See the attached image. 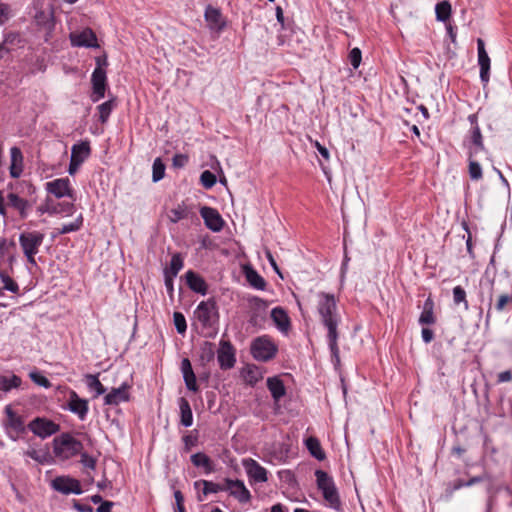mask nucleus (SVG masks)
<instances>
[{"instance_id":"f257e3e1","label":"nucleus","mask_w":512,"mask_h":512,"mask_svg":"<svg viewBox=\"0 0 512 512\" xmlns=\"http://www.w3.org/2000/svg\"><path fill=\"white\" fill-rule=\"evenodd\" d=\"M317 312L320 321L327 329L328 345L333 359L338 363L339 347H338V325L340 323V315L338 313L337 300L334 294L319 292L317 293Z\"/></svg>"},{"instance_id":"f03ea898","label":"nucleus","mask_w":512,"mask_h":512,"mask_svg":"<svg viewBox=\"0 0 512 512\" xmlns=\"http://www.w3.org/2000/svg\"><path fill=\"white\" fill-rule=\"evenodd\" d=\"M83 450V444L69 433H62L53 439V452L56 458L68 460Z\"/></svg>"},{"instance_id":"7ed1b4c3","label":"nucleus","mask_w":512,"mask_h":512,"mask_svg":"<svg viewBox=\"0 0 512 512\" xmlns=\"http://www.w3.org/2000/svg\"><path fill=\"white\" fill-rule=\"evenodd\" d=\"M315 476L317 487L322 492L327 505L332 509L339 511L341 509V501L333 478L323 470H316Z\"/></svg>"},{"instance_id":"20e7f679","label":"nucleus","mask_w":512,"mask_h":512,"mask_svg":"<svg viewBox=\"0 0 512 512\" xmlns=\"http://www.w3.org/2000/svg\"><path fill=\"white\" fill-rule=\"evenodd\" d=\"M194 318L201 325L202 329L216 330L219 322V312L216 301L209 298L198 304L194 310Z\"/></svg>"},{"instance_id":"39448f33","label":"nucleus","mask_w":512,"mask_h":512,"mask_svg":"<svg viewBox=\"0 0 512 512\" xmlns=\"http://www.w3.org/2000/svg\"><path fill=\"white\" fill-rule=\"evenodd\" d=\"M468 119L471 123V128L463 140V146L467 149L468 156L477 157L480 152L486 151L483 135L477 123L476 116L470 115Z\"/></svg>"},{"instance_id":"423d86ee","label":"nucleus","mask_w":512,"mask_h":512,"mask_svg":"<svg viewBox=\"0 0 512 512\" xmlns=\"http://www.w3.org/2000/svg\"><path fill=\"white\" fill-rule=\"evenodd\" d=\"M250 351L255 360L267 362L275 357L278 347L269 336L263 335L252 341Z\"/></svg>"},{"instance_id":"0eeeda50","label":"nucleus","mask_w":512,"mask_h":512,"mask_svg":"<svg viewBox=\"0 0 512 512\" xmlns=\"http://www.w3.org/2000/svg\"><path fill=\"white\" fill-rule=\"evenodd\" d=\"M44 240V234L38 231L21 233L19 243L28 262L36 265L35 255L39 252V247Z\"/></svg>"},{"instance_id":"6e6552de","label":"nucleus","mask_w":512,"mask_h":512,"mask_svg":"<svg viewBox=\"0 0 512 512\" xmlns=\"http://www.w3.org/2000/svg\"><path fill=\"white\" fill-rule=\"evenodd\" d=\"M28 429L36 436L45 439L57 433L60 426L50 419L37 417L28 424Z\"/></svg>"},{"instance_id":"1a4fd4ad","label":"nucleus","mask_w":512,"mask_h":512,"mask_svg":"<svg viewBox=\"0 0 512 512\" xmlns=\"http://www.w3.org/2000/svg\"><path fill=\"white\" fill-rule=\"evenodd\" d=\"M92 94L90 96L92 102H98L105 96L107 86L106 71L98 65L91 76Z\"/></svg>"},{"instance_id":"9d476101","label":"nucleus","mask_w":512,"mask_h":512,"mask_svg":"<svg viewBox=\"0 0 512 512\" xmlns=\"http://www.w3.org/2000/svg\"><path fill=\"white\" fill-rule=\"evenodd\" d=\"M51 486L54 490L68 495V494H76L79 495L82 493L80 482L77 479L68 477V476H59L56 477Z\"/></svg>"},{"instance_id":"9b49d317","label":"nucleus","mask_w":512,"mask_h":512,"mask_svg":"<svg viewBox=\"0 0 512 512\" xmlns=\"http://www.w3.org/2000/svg\"><path fill=\"white\" fill-rule=\"evenodd\" d=\"M65 408L83 421L89 411L88 400L80 398L76 391L69 390V399Z\"/></svg>"},{"instance_id":"f8f14e48","label":"nucleus","mask_w":512,"mask_h":512,"mask_svg":"<svg viewBox=\"0 0 512 512\" xmlns=\"http://www.w3.org/2000/svg\"><path fill=\"white\" fill-rule=\"evenodd\" d=\"M46 191L56 198L69 197L73 199V189L68 178H58L45 184Z\"/></svg>"},{"instance_id":"ddd939ff","label":"nucleus","mask_w":512,"mask_h":512,"mask_svg":"<svg viewBox=\"0 0 512 512\" xmlns=\"http://www.w3.org/2000/svg\"><path fill=\"white\" fill-rule=\"evenodd\" d=\"M217 359L220 368L223 370L231 369L236 362L235 350L229 341L221 340L217 353Z\"/></svg>"},{"instance_id":"4468645a","label":"nucleus","mask_w":512,"mask_h":512,"mask_svg":"<svg viewBox=\"0 0 512 512\" xmlns=\"http://www.w3.org/2000/svg\"><path fill=\"white\" fill-rule=\"evenodd\" d=\"M242 465L251 481L263 483L268 480L267 470L252 458L243 459Z\"/></svg>"},{"instance_id":"2eb2a0df","label":"nucleus","mask_w":512,"mask_h":512,"mask_svg":"<svg viewBox=\"0 0 512 512\" xmlns=\"http://www.w3.org/2000/svg\"><path fill=\"white\" fill-rule=\"evenodd\" d=\"M200 215L208 229L212 230L213 232H219L222 230L224 226V220L216 209L204 206L200 209Z\"/></svg>"},{"instance_id":"dca6fc26","label":"nucleus","mask_w":512,"mask_h":512,"mask_svg":"<svg viewBox=\"0 0 512 512\" xmlns=\"http://www.w3.org/2000/svg\"><path fill=\"white\" fill-rule=\"evenodd\" d=\"M225 491H228L231 496L237 499L240 503H247L251 499L250 491L246 488L241 480H225Z\"/></svg>"},{"instance_id":"f3484780","label":"nucleus","mask_w":512,"mask_h":512,"mask_svg":"<svg viewBox=\"0 0 512 512\" xmlns=\"http://www.w3.org/2000/svg\"><path fill=\"white\" fill-rule=\"evenodd\" d=\"M71 44L75 47H98L97 37L91 29H84L81 32H73L70 34Z\"/></svg>"},{"instance_id":"a211bd4d","label":"nucleus","mask_w":512,"mask_h":512,"mask_svg":"<svg viewBox=\"0 0 512 512\" xmlns=\"http://www.w3.org/2000/svg\"><path fill=\"white\" fill-rule=\"evenodd\" d=\"M130 385L124 382L120 387L113 388L104 396V404L116 406L130 400Z\"/></svg>"},{"instance_id":"6ab92c4d","label":"nucleus","mask_w":512,"mask_h":512,"mask_svg":"<svg viewBox=\"0 0 512 512\" xmlns=\"http://www.w3.org/2000/svg\"><path fill=\"white\" fill-rule=\"evenodd\" d=\"M477 51H478V65L480 67V79L486 84L490 78V58L485 49L484 41L479 38L477 39Z\"/></svg>"},{"instance_id":"aec40b11","label":"nucleus","mask_w":512,"mask_h":512,"mask_svg":"<svg viewBox=\"0 0 512 512\" xmlns=\"http://www.w3.org/2000/svg\"><path fill=\"white\" fill-rule=\"evenodd\" d=\"M204 18L211 31L219 33L226 26V21L223 18L221 11L211 5L206 7Z\"/></svg>"},{"instance_id":"412c9836","label":"nucleus","mask_w":512,"mask_h":512,"mask_svg":"<svg viewBox=\"0 0 512 512\" xmlns=\"http://www.w3.org/2000/svg\"><path fill=\"white\" fill-rule=\"evenodd\" d=\"M249 308H250V323L257 324L260 320L265 317L266 310L268 308V303L259 298V297H251L248 300Z\"/></svg>"},{"instance_id":"4be33fe9","label":"nucleus","mask_w":512,"mask_h":512,"mask_svg":"<svg viewBox=\"0 0 512 512\" xmlns=\"http://www.w3.org/2000/svg\"><path fill=\"white\" fill-rule=\"evenodd\" d=\"M271 318L280 332L284 334H287L289 332L291 322L287 312L283 308H273L271 311Z\"/></svg>"},{"instance_id":"5701e85b","label":"nucleus","mask_w":512,"mask_h":512,"mask_svg":"<svg viewBox=\"0 0 512 512\" xmlns=\"http://www.w3.org/2000/svg\"><path fill=\"white\" fill-rule=\"evenodd\" d=\"M181 372L187 389L193 392H197L199 387L197 385L196 376L192 369L191 362L188 358L182 359Z\"/></svg>"},{"instance_id":"b1692460","label":"nucleus","mask_w":512,"mask_h":512,"mask_svg":"<svg viewBox=\"0 0 512 512\" xmlns=\"http://www.w3.org/2000/svg\"><path fill=\"white\" fill-rule=\"evenodd\" d=\"M186 282L188 287L201 295H205L207 293V284L203 277L199 274L195 273L192 270H189L185 274Z\"/></svg>"},{"instance_id":"393cba45","label":"nucleus","mask_w":512,"mask_h":512,"mask_svg":"<svg viewBox=\"0 0 512 512\" xmlns=\"http://www.w3.org/2000/svg\"><path fill=\"white\" fill-rule=\"evenodd\" d=\"M7 414V429L9 433L14 432L16 435L23 433L25 430L24 421L21 416L17 415L11 407L7 406L6 409Z\"/></svg>"},{"instance_id":"a878e982","label":"nucleus","mask_w":512,"mask_h":512,"mask_svg":"<svg viewBox=\"0 0 512 512\" xmlns=\"http://www.w3.org/2000/svg\"><path fill=\"white\" fill-rule=\"evenodd\" d=\"M10 175L12 178L20 177L23 171V155L18 147L10 149Z\"/></svg>"},{"instance_id":"bb28decb","label":"nucleus","mask_w":512,"mask_h":512,"mask_svg":"<svg viewBox=\"0 0 512 512\" xmlns=\"http://www.w3.org/2000/svg\"><path fill=\"white\" fill-rule=\"evenodd\" d=\"M91 148L88 141H82L76 143L71 148V157L70 159L83 164L84 161L90 156Z\"/></svg>"},{"instance_id":"cd10ccee","label":"nucleus","mask_w":512,"mask_h":512,"mask_svg":"<svg viewBox=\"0 0 512 512\" xmlns=\"http://www.w3.org/2000/svg\"><path fill=\"white\" fill-rule=\"evenodd\" d=\"M267 388L275 402H278L286 394L285 385L277 376L269 377L267 379Z\"/></svg>"},{"instance_id":"c85d7f7f","label":"nucleus","mask_w":512,"mask_h":512,"mask_svg":"<svg viewBox=\"0 0 512 512\" xmlns=\"http://www.w3.org/2000/svg\"><path fill=\"white\" fill-rule=\"evenodd\" d=\"M7 199L8 204L19 212L21 218L27 217L28 209L31 205L26 199L19 197L15 193H9Z\"/></svg>"},{"instance_id":"c756f323","label":"nucleus","mask_w":512,"mask_h":512,"mask_svg":"<svg viewBox=\"0 0 512 512\" xmlns=\"http://www.w3.org/2000/svg\"><path fill=\"white\" fill-rule=\"evenodd\" d=\"M436 322L434 315V302L431 297H428L424 304L423 310L419 317V323L422 325H432Z\"/></svg>"},{"instance_id":"7c9ffc66","label":"nucleus","mask_w":512,"mask_h":512,"mask_svg":"<svg viewBox=\"0 0 512 512\" xmlns=\"http://www.w3.org/2000/svg\"><path fill=\"white\" fill-rule=\"evenodd\" d=\"M179 409H180V422L184 427H190L193 424V414L190 407V404L187 399L180 398L179 399Z\"/></svg>"},{"instance_id":"2f4dec72","label":"nucleus","mask_w":512,"mask_h":512,"mask_svg":"<svg viewBox=\"0 0 512 512\" xmlns=\"http://www.w3.org/2000/svg\"><path fill=\"white\" fill-rule=\"evenodd\" d=\"M245 277L250 286L257 290H265L266 281L265 279L253 268L245 269Z\"/></svg>"},{"instance_id":"473e14b6","label":"nucleus","mask_w":512,"mask_h":512,"mask_svg":"<svg viewBox=\"0 0 512 512\" xmlns=\"http://www.w3.org/2000/svg\"><path fill=\"white\" fill-rule=\"evenodd\" d=\"M305 444L306 448L314 458L320 461L325 459V453L316 437L307 438Z\"/></svg>"},{"instance_id":"72a5a7b5","label":"nucleus","mask_w":512,"mask_h":512,"mask_svg":"<svg viewBox=\"0 0 512 512\" xmlns=\"http://www.w3.org/2000/svg\"><path fill=\"white\" fill-rule=\"evenodd\" d=\"M22 384V379L17 375L10 377L0 375V390L9 392L12 389L19 388Z\"/></svg>"},{"instance_id":"f704fd0d","label":"nucleus","mask_w":512,"mask_h":512,"mask_svg":"<svg viewBox=\"0 0 512 512\" xmlns=\"http://www.w3.org/2000/svg\"><path fill=\"white\" fill-rule=\"evenodd\" d=\"M115 106H116L115 100L110 99L108 101L103 102L102 104H100L97 107L98 114H99V121L102 124H105L108 121L110 114L113 111V109L115 108Z\"/></svg>"},{"instance_id":"c9c22d12","label":"nucleus","mask_w":512,"mask_h":512,"mask_svg":"<svg viewBox=\"0 0 512 512\" xmlns=\"http://www.w3.org/2000/svg\"><path fill=\"white\" fill-rule=\"evenodd\" d=\"M87 387L95 392V397H98L106 392V388L99 381L97 375L87 374L85 376Z\"/></svg>"},{"instance_id":"e433bc0d","label":"nucleus","mask_w":512,"mask_h":512,"mask_svg":"<svg viewBox=\"0 0 512 512\" xmlns=\"http://www.w3.org/2000/svg\"><path fill=\"white\" fill-rule=\"evenodd\" d=\"M183 268V259L180 254H174L171 258L170 265L164 270V275L176 277Z\"/></svg>"},{"instance_id":"4c0bfd02","label":"nucleus","mask_w":512,"mask_h":512,"mask_svg":"<svg viewBox=\"0 0 512 512\" xmlns=\"http://www.w3.org/2000/svg\"><path fill=\"white\" fill-rule=\"evenodd\" d=\"M188 217V208L184 203L178 204L177 207L171 209L168 218L172 223H177Z\"/></svg>"},{"instance_id":"58836bf2","label":"nucleus","mask_w":512,"mask_h":512,"mask_svg":"<svg viewBox=\"0 0 512 512\" xmlns=\"http://www.w3.org/2000/svg\"><path fill=\"white\" fill-rule=\"evenodd\" d=\"M191 462L196 467H203L207 473L212 471L210 458L204 453H195L191 456Z\"/></svg>"},{"instance_id":"ea45409f","label":"nucleus","mask_w":512,"mask_h":512,"mask_svg":"<svg viewBox=\"0 0 512 512\" xmlns=\"http://www.w3.org/2000/svg\"><path fill=\"white\" fill-rule=\"evenodd\" d=\"M468 173L473 181L481 180L483 177L482 167L476 160V157L468 156Z\"/></svg>"},{"instance_id":"a19ab883","label":"nucleus","mask_w":512,"mask_h":512,"mask_svg":"<svg viewBox=\"0 0 512 512\" xmlns=\"http://www.w3.org/2000/svg\"><path fill=\"white\" fill-rule=\"evenodd\" d=\"M435 12L437 20L445 22L451 15V4L448 1L439 2L436 4Z\"/></svg>"},{"instance_id":"79ce46f5","label":"nucleus","mask_w":512,"mask_h":512,"mask_svg":"<svg viewBox=\"0 0 512 512\" xmlns=\"http://www.w3.org/2000/svg\"><path fill=\"white\" fill-rule=\"evenodd\" d=\"M199 485H203L202 493L204 496L211 494V493H218L219 491H225V486H221L212 481L200 480V481L195 482L196 487H198Z\"/></svg>"},{"instance_id":"37998d69","label":"nucleus","mask_w":512,"mask_h":512,"mask_svg":"<svg viewBox=\"0 0 512 512\" xmlns=\"http://www.w3.org/2000/svg\"><path fill=\"white\" fill-rule=\"evenodd\" d=\"M165 164L161 160V158H156L152 165V180L153 182H158L163 179L165 175Z\"/></svg>"},{"instance_id":"c03bdc74","label":"nucleus","mask_w":512,"mask_h":512,"mask_svg":"<svg viewBox=\"0 0 512 512\" xmlns=\"http://www.w3.org/2000/svg\"><path fill=\"white\" fill-rule=\"evenodd\" d=\"M0 279L3 283V289L12 293H17L19 291L18 284L5 271H0Z\"/></svg>"},{"instance_id":"a18cd8bd","label":"nucleus","mask_w":512,"mask_h":512,"mask_svg":"<svg viewBox=\"0 0 512 512\" xmlns=\"http://www.w3.org/2000/svg\"><path fill=\"white\" fill-rule=\"evenodd\" d=\"M83 224V217L82 215H79L73 222L63 224L62 227L59 229L58 234H67L71 232L78 231Z\"/></svg>"},{"instance_id":"49530a36","label":"nucleus","mask_w":512,"mask_h":512,"mask_svg":"<svg viewBox=\"0 0 512 512\" xmlns=\"http://www.w3.org/2000/svg\"><path fill=\"white\" fill-rule=\"evenodd\" d=\"M215 349L211 342H204L200 348V357L202 361H211L214 359Z\"/></svg>"},{"instance_id":"de8ad7c7","label":"nucleus","mask_w":512,"mask_h":512,"mask_svg":"<svg viewBox=\"0 0 512 512\" xmlns=\"http://www.w3.org/2000/svg\"><path fill=\"white\" fill-rule=\"evenodd\" d=\"M453 301L456 305L463 303L466 310L469 308V304L466 299V292L461 286L453 288Z\"/></svg>"},{"instance_id":"09e8293b","label":"nucleus","mask_w":512,"mask_h":512,"mask_svg":"<svg viewBox=\"0 0 512 512\" xmlns=\"http://www.w3.org/2000/svg\"><path fill=\"white\" fill-rule=\"evenodd\" d=\"M510 304H512V295L504 293L498 296L495 309L497 312H503Z\"/></svg>"},{"instance_id":"8fccbe9b","label":"nucleus","mask_w":512,"mask_h":512,"mask_svg":"<svg viewBox=\"0 0 512 512\" xmlns=\"http://www.w3.org/2000/svg\"><path fill=\"white\" fill-rule=\"evenodd\" d=\"M173 321L175 328L179 334H184L187 330L186 319L181 312H174Z\"/></svg>"},{"instance_id":"3c124183","label":"nucleus","mask_w":512,"mask_h":512,"mask_svg":"<svg viewBox=\"0 0 512 512\" xmlns=\"http://www.w3.org/2000/svg\"><path fill=\"white\" fill-rule=\"evenodd\" d=\"M30 379L37 385L44 387V388H50L51 382L40 372L38 371H32L29 373Z\"/></svg>"},{"instance_id":"603ef678","label":"nucleus","mask_w":512,"mask_h":512,"mask_svg":"<svg viewBox=\"0 0 512 512\" xmlns=\"http://www.w3.org/2000/svg\"><path fill=\"white\" fill-rule=\"evenodd\" d=\"M200 182L206 189H210L216 184V176L211 171L205 170L200 176Z\"/></svg>"},{"instance_id":"864d4df0","label":"nucleus","mask_w":512,"mask_h":512,"mask_svg":"<svg viewBox=\"0 0 512 512\" xmlns=\"http://www.w3.org/2000/svg\"><path fill=\"white\" fill-rule=\"evenodd\" d=\"M348 58L352 67L357 69L360 66L362 60L361 50L357 47L353 48L350 51Z\"/></svg>"},{"instance_id":"5fc2aeb1","label":"nucleus","mask_w":512,"mask_h":512,"mask_svg":"<svg viewBox=\"0 0 512 512\" xmlns=\"http://www.w3.org/2000/svg\"><path fill=\"white\" fill-rule=\"evenodd\" d=\"M12 16L11 7L3 2H0V26L4 25Z\"/></svg>"},{"instance_id":"6e6d98bb","label":"nucleus","mask_w":512,"mask_h":512,"mask_svg":"<svg viewBox=\"0 0 512 512\" xmlns=\"http://www.w3.org/2000/svg\"><path fill=\"white\" fill-rule=\"evenodd\" d=\"M188 156L185 154H175L172 159V164L175 168H182L188 163Z\"/></svg>"},{"instance_id":"4d7b16f0","label":"nucleus","mask_w":512,"mask_h":512,"mask_svg":"<svg viewBox=\"0 0 512 512\" xmlns=\"http://www.w3.org/2000/svg\"><path fill=\"white\" fill-rule=\"evenodd\" d=\"M81 454V463L84 467L89 469H95L96 466V460L92 456L88 455L87 453H80Z\"/></svg>"},{"instance_id":"13d9d810","label":"nucleus","mask_w":512,"mask_h":512,"mask_svg":"<svg viewBox=\"0 0 512 512\" xmlns=\"http://www.w3.org/2000/svg\"><path fill=\"white\" fill-rule=\"evenodd\" d=\"M245 377V380L253 385L255 383L258 382L259 380V376H258V373L256 370L252 369V368H248L247 371H246V374L244 375Z\"/></svg>"},{"instance_id":"bf43d9fd","label":"nucleus","mask_w":512,"mask_h":512,"mask_svg":"<svg viewBox=\"0 0 512 512\" xmlns=\"http://www.w3.org/2000/svg\"><path fill=\"white\" fill-rule=\"evenodd\" d=\"M265 255H266V258L267 260L269 261L271 267L273 268V270L281 277L283 278L281 272H280V269L276 263V260L274 259L272 253L269 251V250H266L265 251Z\"/></svg>"},{"instance_id":"052dcab7","label":"nucleus","mask_w":512,"mask_h":512,"mask_svg":"<svg viewBox=\"0 0 512 512\" xmlns=\"http://www.w3.org/2000/svg\"><path fill=\"white\" fill-rule=\"evenodd\" d=\"M512 381V372L510 370H506L503 372H500L498 374V383H505V382H511Z\"/></svg>"},{"instance_id":"680f3d73","label":"nucleus","mask_w":512,"mask_h":512,"mask_svg":"<svg viewBox=\"0 0 512 512\" xmlns=\"http://www.w3.org/2000/svg\"><path fill=\"white\" fill-rule=\"evenodd\" d=\"M422 339L425 343H430L434 338V333L429 328H423L421 331Z\"/></svg>"},{"instance_id":"e2e57ef3","label":"nucleus","mask_w":512,"mask_h":512,"mask_svg":"<svg viewBox=\"0 0 512 512\" xmlns=\"http://www.w3.org/2000/svg\"><path fill=\"white\" fill-rule=\"evenodd\" d=\"M314 146L324 159L329 160L330 154L326 147L322 146L318 141H315Z\"/></svg>"},{"instance_id":"0e129e2a","label":"nucleus","mask_w":512,"mask_h":512,"mask_svg":"<svg viewBox=\"0 0 512 512\" xmlns=\"http://www.w3.org/2000/svg\"><path fill=\"white\" fill-rule=\"evenodd\" d=\"M73 507H74L78 512H93V508H92L90 505L81 504V503H79V502H78V501H76V500H74Z\"/></svg>"},{"instance_id":"69168bd1","label":"nucleus","mask_w":512,"mask_h":512,"mask_svg":"<svg viewBox=\"0 0 512 512\" xmlns=\"http://www.w3.org/2000/svg\"><path fill=\"white\" fill-rule=\"evenodd\" d=\"M174 278L175 277H172V276H169V275H164V282H165V287L168 291V293L172 296L173 294V291H174V287H173V281H174Z\"/></svg>"},{"instance_id":"338daca9","label":"nucleus","mask_w":512,"mask_h":512,"mask_svg":"<svg viewBox=\"0 0 512 512\" xmlns=\"http://www.w3.org/2000/svg\"><path fill=\"white\" fill-rule=\"evenodd\" d=\"M113 502H110V501H104L102 502L98 508H97V512H111V508L113 507Z\"/></svg>"},{"instance_id":"774afa93","label":"nucleus","mask_w":512,"mask_h":512,"mask_svg":"<svg viewBox=\"0 0 512 512\" xmlns=\"http://www.w3.org/2000/svg\"><path fill=\"white\" fill-rule=\"evenodd\" d=\"M26 455L29 456L30 458L42 463L43 462V459L40 455V453L35 450V449H30L26 452Z\"/></svg>"}]
</instances>
